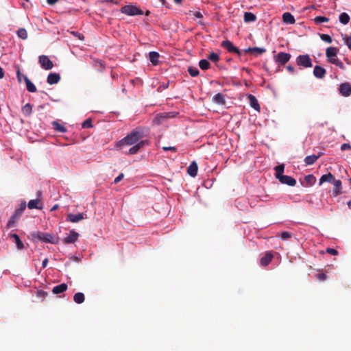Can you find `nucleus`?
<instances>
[{
	"label": "nucleus",
	"instance_id": "1",
	"mask_svg": "<svg viewBox=\"0 0 351 351\" xmlns=\"http://www.w3.org/2000/svg\"><path fill=\"white\" fill-rule=\"evenodd\" d=\"M144 136L143 130L141 128H136L129 133L125 137L117 142V147L121 149L125 145L136 144L144 137Z\"/></svg>",
	"mask_w": 351,
	"mask_h": 351
},
{
	"label": "nucleus",
	"instance_id": "2",
	"mask_svg": "<svg viewBox=\"0 0 351 351\" xmlns=\"http://www.w3.org/2000/svg\"><path fill=\"white\" fill-rule=\"evenodd\" d=\"M338 51L339 49L337 47H329L326 49V56L331 64L343 69L345 68L343 63L340 60L335 58Z\"/></svg>",
	"mask_w": 351,
	"mask_h": 351
},
{
	"label": "nucleus",
	"instance_id": "3",
	"mask_svg": "<svg viewBox=\"0 0 351 351\" xmlns=\"http://www.w3.org/2000/svg\"><path fill=\"white\" fill-rule=\"evenodd\" d=\"M26 202L25 201L22 202L18 208L16 209L14 213L11 217L10 219L8 221L7 226L8 228H12L14 226L15 222L20 218L22 213L26 208Z\"/></svg>",
	"mask_w": 351,
	"mask_h": 351
},
{
	"label": "nucleus",
	"instance_id": "4",
	"mask_svg": "<svg viewBox=\"0 0 351 351\" xmlns=\"http://www.w3.org/2000/svg\"><path fill=\"white\" fill-rule=\"evenodd\" d=\"M121 12L128 16L143 15V12L134 5H127L121 8Z\"/></svg>",
	"mask_w": 351,
	"mask_h": 351
},
{
	"label": "nucleus",
	"instance_id": "5",
	"mask_svg": "<svg viewBox=\"0 0 351 351\" xmlns=\"http://www.w3.org/2000/svg\"><path fill=\"white\" fill-rule=\"evenodd\" d=\"M296 63L298 66L304 68H310L312 66V61L308 54L298 56L296 58Z\"/></svg>",
	"mask_w": 351,
	"mask_h": 351
},
{
	"label": "nucleus",
	"instance_id": "6",
	"mask_svg": "<svg viewBox=\"0 0 351 351\" xmlns=\"http://www.w3.org/2000/svg\"><path fill=\"white\" fill-rule=\"evenodd\" d=\"M33 237L41 241L46 243H54V237L50 233H45L42 232H37L33 234Z\"/></svg>",
	"mask_w": 351,
	"mask_h": 351
},
{
	"label": "nucleus",
	"instance_id": "7",
	"mask_svg": "<svg viewBox=\"0 0 351 351\" xmlns=\"http://www.w3.org/2000/svg\"><path fill=\"white\" fill-rule=\"evenodd\" d=\"M38 62L41 67L45 70H50L53 67V62L47 56H40L38 57Z\"/></svg>",
	"mask_w": 351,
	"mask_h": 351
},
{
	"label": "nucleus",
	"instance_id": "8",
	"mask_svg": "<svg viewBox=\"0 0 351 351\" xmlns=\"http://www.w3.org/2000/svg\"><path fill=\"white\" fill-rule=\"evenodd\" d=\"M291 56L290 53L285 52H279L276 56H274V59L276 62L280 65H284L288 62Z\"/></svg>",
	"mask_w": 351,
	"mask_h": 351
},
{
	"label": "nucleus",
	"instance_id": "9",
	"mask_svg": "<svg viewBox=\"0 0 351 351\" xmlns=\"http://www.w3.org/2000/svg\"><path fill=\"white\" fill-rule=\"evenodd\" d=\"M339 93L343 97H348L351 95V84L348 82H344L339 85Z\"/></svg>",
	"mask_w": 351,
	"mask_h": 351
},
{
	"label": "nucleus",
	"instance_id": "10",
	"mask_svg": "<svg viewBox=\"0 0 351 351\" xmlns=\"http://www.w3.org/2000/svg\"><path fill=\"white\" fill-rule=\"evenodd\" d=\"M221 46L226 49L229 52L235 53L239 56L241 55L240 50L234 46L232 42L228 40H223L221 43Z\"/></svg>",
	"mask_w": 351,
	"mask_h": 351
},
{
	"label": "nucleus",
	"instance_id": "11",
	"mask_svg": "<svg viewBox=\"0 0 351 351\" xmlns=\"http://www.w3.org/2000/svg\"><path fill=\"white\" fill-rule=\"evenodd\" d=\"M79 237V234L75 230H72L69 232V234L64 238L63 242L65 244H71L75 243Z\"/></svg>",
	"mask_w": 351,
	"mask_h": 351
},
{
	"label": "nucleus",
	"instance_id": "12",
	"mask_svg": "<svg viewBox=\"0 0 351 351\" xmlns=\"http://www.w3.org/2000/svg\"><path fill=\"white\" fill-rule=\"evenodd\" d=\"M279 182L283 184H287L291 186H294L296 184V180L289 176L283 175L282 176H280L279 178H278Z\"/></svg>",
	"mask_w": 351,
	"mask_h": 351
},
{
	"label": "nucleus",
	"instance_id": "13",
	"mask_svg": "<svg viewBox=\"0 0 351 351\" xmlns=\"http://www.w3.org/2000/svg\"><path fill=\"white\" fill-rule=\"evenodd\" d=\"M146 145H148V141H147V140L140 141L138 143L135 144L133 147H132L129 149L128 154H135L139 151V149L143 147Z\"/></svg>",
	"mask_w": 351,
	"mask_h": 351
},
{
	"label": "nucleus",
	"instance_id": "14",
	"mask_svg": "<svg viewBox=\"0 0 351 351\" xmlns=\"http://www.w3.org/2000/svg\"><path fill=\"white\" fill-rule=\"evenodd\" d=\"M8 237L10 239L12 240V242L14 243L16 245L18 250L24 249L25 246L19 235L15 233H10L8 234Z\"/></svg>",
	"mask_w": 351,
	"mask_h": 351
},
{
	"label": "nucleus",
	"instance_id": "15",
	"mask_svg": "<svg viewBox=\"0 0 351 351\" xmlns=\"http://www.w3.org/2000/svg\"><path fill=\"white\" fill-rule=\"evenodd\" d=\"M84 219V213L72 214L69 213L66 216V220L72 223H77Z\"/></svg>",
	"mask_w": 351,
	"mask_h": 351
},
{
	"label": "nucleus",
	"instance_id": "16",
	"mask_svg": "<svg viewBox=\"0 0 351 351\" xmlns=\"http://www.w3.org/2000/svg\"><path fill=\"white\" fill-rule=\"evenodd\" d=\"M60 80V75L56 73H49L47 78V82L49 84L52 85L57 84Z\"/></svg>",
	"mask_w": 351,
	"mask_h": 351
},
{
	"label": "nucleus",
	"instance_id": "17",
	"mask_svg": "<svg viewBox=\"0 0 351 351\" xmlns=\"http://www.w3.org/2000/svg\"><path fill=\"white\" fill-rule=\"evenodd\" d=\"M273 254L270 252H267L264 256H263L260 260V263L262 266L265 267L267 266L273 258Z\"/></svg>",
	"mask_w": 351,
	"mask_h": 351
},
{
	"label": "nucleus",
	"instance_id": "18",
	"mask_svg": "<svg viewBox=\"0 0 351 351\" xmlns=\"http://www.w3.org/2000/svg\"><path fill=\"white\" fill-rule=\"evenodd\" d=\"M326 73V69L322 67L321 66L316 65L314 67L313 74L317 78H319V79L323 78L324 77Z\"/></svg>",
	"mask_w": 351,
	"mask_h": 351
},
{
	"label": "nucleus",
	"instance_id": "19",
	"mask_svg": "<svg viewBox=\"0 0 351 351\" xmlns=\"http://www.w3.org/2000/svg\"><path fill=\"white\" fill-rule=\"evenodd\" d=\"M316 182L315 177L312 175L309 174L304 177V181L303 185L306 187H309L313 186Z\"/></svg>",
	"mask_w": 351,
	"mask_h": 351
},
{
	"label": "nucleus",
	"instance_id": "20",
	"mask_svg": "<svg viewBox=\"0 0 351 351\" xmlns=\"http://www.w3.org/2000/svg\"><path fill=\"white\" fill-rule=\"evenodd\" d=\"M250 106L257 111H260V105L258 102L257 99L252 95H248Z\"/></svg>",
	"mask_w": 351,
	"mask_h": 351
},
{
	"label": "nucleus",
	"instance_id": "21",
	"mask_svg": "<svg viewBox=\"0 0 351 351\" xmlns=\"http://www.w3.org/2000/svg\"><path fill=\"white\" fill-rule=\"evenodd\" d=\"M23 80L26 84L27 90L30 93L36 92V86L29 80V79L26 76L23 75Z\"/></svg>",
	"mask_w": 351,
	"mask_h": 351
},
{
	"label": "nucleus",
	"instance_id": "22",
	"mask_svg": "<svg viewBox=\"0 0 351 351\" xmlns=\"http://www.w3.org/2000/svg\"><path fill=\"white\" fill-rule=\"evenodd\" d=\"M198 167L195 162H193L191 163L189 167L187 169V173L192 177H195L197 173Z\"/></svg>",
	"mask_w": 351,
	"mask_h": 351
},
{
	"label": "nucleus",
	"instance_id": "23",
	"mask_svg": "<svg viewBox=\"0 0 351 351\" xmlns=\"http://www.w3.org/2000/svg\"><path fill=\"white\" fill-rule=\"evenodd\" d=\"M282 20L287 24H294L295 22L294 16L290 12H285L282 14Z\"/></svg>",
	"mask_w": 351,
	"mask_h": 351
},
{
	"label": "nucleus",
	"instance_id": "24",
	"mask_svg": "<svg viewBox=\"0 0 351 351\" xmlns=\"http://www.w3.org/2000/svg\"><path fill=\"white\" fill-rule=\"evenodd\" d=\"M68 286L65 283H62L53 288L52 292L53 294H59L66 291Z\"/></svg>",
	"mask_w": 351,
	"mask_h": 351
},
{
	"label": "nucleus",
	"instance_id": "25",
	"mask_svg": "<svg viewBox=\"0 0 351 351\" xmlns=\"http://www.w3.org/2000/svg\"><path fill=\"white\" fill-rule=\"evenodd\" d=\"M41 204L40 200L39 199H31L27 204V206L29 209H41L42 206H40Z\"/></svg>",
	"mask_w": 351,
	"mask_h": 351
},
{
	"label": "nucleus",
	"instance_id": "26",
	"mask_svg": "<svg viewBox=\"0 0 351 351\" xmlns=\"http://www.w3.org/2000/svg\"><path fill=\"white\" fill-rule=\"evenodd\" d=\"M213 101L219 105H224L226 104L224 95L221 93L216 94L213 98Z\"/></svg>",
	"mask_w": 351,
	"mask_h": 351
},
{
	"label": "nucleus",
	"instance_id": "27",
	"mask_svg": "<svg viewBox=\"0 0 351 351\" xmlns=\"http://www.w3.org/2000/svg\"><path fill=\"white\" fill-rule=\"evenodd\" d=\"M159 57H160V55L158 52H156V51H151L149 53V60L150 62L154 64V65H157L158 64V62H159Z\"/></svg>",
	"mask_w": 351,
	"mask_h": 351
},
{
	"label": "nucleus",
	"instance_id": "28",
	"mask_svg": "<svg viewBox=\"0 0 351 351\" xmlns=\"http://www.w3.org/2000/svg\"><path fill=\"white\" fill-rule=\"evenodd\" d=\"M321 154H319L318 156H316L315 154L308 156L304 158V162L306 165H311L317 161V160L319 158Z\"/></svg>",
	"mask_w": 351,
	"mask_h": 351
},
{
	"label": "nucleus",
	"instance_id": "29",
	"mask_svg": "<svg viewBox=\"0 0 351 351\" xmlns=\"http://www.w3.org/2000/svg\"><path fill=\"white\" fill-rule=\"evenodd\" d=\"M332 183L334 184L335 189H334V193L335 195H339L341 193V182L339 180H332Z\"/></svg>",
	"mask_w": 351,
	"mask_h": 351
},
{
	"label": "nucleus",
	"instance_id": "30",
	"mask_svg": "<svg viewBox=\"0 0 351 351\" xmlns=\"http://www.w3.org/2000/svg\"><path fill=\"white\" fill-rule=\"evenodd\" d=\"M266 51L265 48L261 47H249L245 49V53H256L257 54H262Z\"/></svg>",
	"mask_w": 351,
	"mask_h": 351
},
{
	"label": "nucleus",
	"instance_id": "31",
	"mask_svg": "<svg viewBox=\"0 0 351 351\" xmlns=\"http://www.w3.org/2000/svg\"><path fill=\"white\" fill-rule=\"evenodd\" d=\"M256 20V16L252 12H245L244 13V21L245 23L254 22Z\"/></svg>",
	"mask_w": 351,
	"mask_h": 351
},
{
	"label": "nucleus",
	"instance_id": "32",
	"mask_svg": "<svg viewBox=\"0 0 351 351\" xmlns=\"http://www.w3.org/2000/svg\"><path fill=\"white\" fill-rule=\"evenodd\" d=\"M334 180V176L331 173L323 175L319 179V185H322L324 182H330Z\"/></svg>",
	"mask_w": 351,
	"mask_h": 351
},
{
	"label": "nucleus",
	"instance_id": "33",
	"mask_svg": "<svg viewBox=\"0 0 351 351\" xmlns=\"http://www.w3.org/2000/svg\"><path fill=\"white\" fill-rule=\"evenodd\" d=\"M52 125H53V128L57 131V132H66V128L61 125L60 123H59L58 121H54L52 122Z\"/></svg>",
	"mask_w": 351,
	"mask_h": 351
},
{
	"label": "nucleus",
	"instance_id": "34",
	"mask_svg": "<svg viewBox=\"0 0 351 351\" xmlns=\"http://www.w3.org/2000/svg\"><path fill=\"white\" fill-rule=\"evenodd\" d=\"M84 299H85L84 295V293H82L81 292H78V293H75L73 296V300L77 304L83 303L84 302Z\"/></svg>",
	"mask_w": 351,
	"mask_h": 351
},
{
	"label": "nucleus",
	"instance_id": "35",
	"mask_svg": "<svg viewBox=\"0 0 351 351\" xmlns=\"http://www.w3.org/2000/svg\"><path fill=\"white\" fill-rule=\"evenodd\" d=\"M285 169V165L283 164L279 165L274 167V170L276 171V178L278 179L280 176H283V172Z\"/></svg>",
	"mask_w": 351,
	"mask_h": 351
},
{
	"label": "nucleus",
	"instance_id": "36",
	"mask_svg": "<svg viewBox=\"0 0 351 351\" xmlns=\"http://www.w3.org/2000/svg\"><path fill=\"white\" fill-rule=\"evenodd\" d=\"M22 112L23 114L25 116V117H29L31 113H32V105L30 104H25L23 108H22Z\"/></svg>",
	"mask_w": 351,
	"mask_h": 351
},
{
	"label": "nucleus",
	"instance_id": "37",
	"mask_svg": "<svg viewBox=\"0 0 351 351\" xmlns=\"http://www.w3.org/2000/svg\"><path fill=\"white\" fill-rule=\"evenodd\" d=\"M350 20V16L346 12L341 13L339 16V21L343 25H347Z\"/></svg>",
	"mask_w": 351,
	"mask_h": 351
},
{
	"label": "nucleus",
	"instance_id": "38",
	"mask_svg": "<svg viewBox=\"0 0 351 351\" xmlns=\"http://www.w3.org/2000/svg\"><path fill=\"white\" fill-rule=\"evenodd\" d=\"M210 62L206 59H202L199 62V66L202 70L208 69L210 68Z\"/></svg>",
	"mask_w": 351,
	"mask_h": 351
},
{
	"label": "nucleus",
	"instance_id": "39",
	"mask_svg": "<svg viewBox=\"0 0 351 351\" xmlns=\"http://www.w3.org/2000/svg\"><path fill=\"white\" fill-rule=\"evenodd\" d=\"M188 72L192 77H196L199 74L198 69L194 66H189L188 68Z\"/></svg>",
	"mask_w": 351,
	"mask_h": 351
},
{
	"label": "nucleus",
	"instance_id": "40",
	"mask_svg": "<svg viewBox=\"0 0 351 351\" xmlns=\"http://www.w3.org/2000/svg\"><path fill=\"white\" fill-rule=\"evenodd\" d=\"M17 35L19 38L25 40L27 38V32L25 29L21 28L17 32Z\"/></svg>",
	"mask_w": 351,
	"mask_h": 351
},
{
	"label": "nucleus",
	"instance_id": "41",
	"mask_svg": "<svg viewBox=\"0 0 351 351\" xmlns=\"http://www.w3.org/2000/svg\"><path fill=\"white\" fill-rule=\"evenodd\" d=\"M314 21L315 23L319 24L324 22H328L329 19L325 16H318L314 19Z\"/></svg>",
	"mask_w": 351,
	"mask_h": 351
},
{
	"label": "nucleus",
	"instance_id": "42",
	"mask_svg": "<svg viewBox=\"0 0 351 351\" xmlns=\"http://www.w3.org/2000/svg\"><path fill=\"white\" fill-rule=\"evenodd\" d=\"M208 60L213 62H217L219 60V56L217 53L212 52L210 53V55L208 56Z\"/></svg>",
	"mask_w": 351,
	"mask_h": 351
},
{
	"label": "nucleus",
	"instance_id": "43",
	"mask_svg": "<svg viewBox=\"0 0 351 351\" xmlns=\"http://www.w3.org/2000/svg\"><path fill=\"white\" fill-rule=\"evenodd\" d=\"M167 118V115H164V114H158L154 119V122L157 123V124H159L160 123H162V120Z\"/></svg>",
	"mask_w": 351,
	"mask_h": 351
},
{
	"label": "nucleus",
	"instance_id": "44",
	"mask_svg": "<svg viewBox=\"0 0 351 351\" xmlns=\"http://www.w3.org/2000/svg\"><path fill=\"white\" fill-rule=\"evenodd\" d=\"M83 128H90L93 127L92 120L90 119H86L82 125Z\"/></svg>",
	"mask_w": 351,
	"mask_h": 351
},
{
	"label": "nucleus",
	"instance_id": "45",
	"mask_svg": "<svg viewBox=\"0 0 351 351\" xmlns=\"http://www.w3.org/2000/svg\"><path fill=\"white\" fill-rule=\"evenodd\" d=\"M320 38L324 42H326L328 43H332V38L328 34H321Z\"/></svg>",
	"mask_w": 351,
	"mask_h": 351
},
{
	"label": "nucleus",
	"instance_id": "46",
	"mask_svg": "<svg viewBox=\"0 0 351 351\" xmlns=\"http://www.w3.org/2000/svg\"><path fill=\"white\" fill-rule=\"evenodd\" d=\"M291 233L289 232H281L280 237L282 240H287L291 237Z\"/></svg>",
	"mask_w": 351,
	"mask_h": 351
},
{
	"label": "nucleus",
	"instance_id": "47",
	"mask_svg": "<svg viewBox=\"0 0 351 351\" xmlns=\"http://www.w3.org/2000/svg\"><path fill=\"white\" fill-rule=\"evenodd\" d=\"M346 45L348 46L350 50H351V36H346L343 38Z\"/></svg>",
	"mask_w": 351,
	"mask_h": 351
},
{
	"label": "nucleus",
	"instance_id": "48",
	"mask_svg": "<svg viewBox=\"0 0 351 351\" xmlns=\"http://www.w3.org/2000/svg\"><path fill=\"white\" fill-rule=\"evenodd\" d=\"M316 278L319 281H324V280H325L326 279L327 276L324 273H319V274H316Z\"/></svg>",
	"mask_w": 351,
	"mask_h": 351
},
{
	"label": "nucleus",
	"instance_id": "49",
	"mask_svg": "<svg viewBox=\"0 0 351 351\" xmlns=\"http://www.w3.org/2000/svg\"><path fill=\"white\" fill-rule=\"evenodd\" d=\"M326 251L327 253H328L331 255H334V256L338 255V254H339L337 250H336L335 249H333V248L328 247V248H326Z\"/></svg>",
	"mask_w": 351,
	"mask_h": 351
},
{
	"label": "nucleus",
	"instance_id": "50",
	"mask_svg": "<svg viewBox=\"0 0 351 351\" xmlns=\"http://www.w3.org/2000/svg\"><path fill=\"white\" fill-rule=\"evenodd\" d=\"M347 149H351V145L349 143H343L341 146V150L345 151Z\"/></svg>",
	"mask_w": 351,
	"mask_h": 351
},
{
	"label": "nucleus",
	"instance_id": "51",
	"mask_svg": "<svg viewBox=\"0 0 351 351\" xmlns=\"http://www.w3.org/2000/svg\"><path fill=\"white\" fill-rule=\"evenodd\" d=\"M124 177V174L123 173H120L117 178H115V179L114 180V184H118Z\"/></svg>",
	"mask_w": 351,
	"mask_h": 351
},
{
	"label": "nucleus",
	"instance_id": "52",
	"mask_svg": "<svg viewBox=\"0 0 351 351\" xmlns=\"http://www.w3.org/2000/svg\"><path fill=\"white\" fill-rule=\"evenodd\" d=\"M162 149L165 151H171V152H176L177 151V148L176 147H173V146L163 147Z\"/></svg>",
	"mask_w": 351,
	"mask_h": 351
},
{
	"label": "nucleus",
	"instance_id": "53",
	"mask_svg": "<svg viewBox=\"0 0 351 351\" xmlns=\"http://www.w3.org/2000/svg\"><path fill=\"white\" fill-rule=\"evenodd\" d=\"M16 75H17V78H18L19 82H21V77L23 78V75H22L21 73L19 68H18V69H17Z\"/></svg>",
	"mask_w": 351,
	"mask_h": 351
},
{
	"label": "nucleus",
	"instance_id": "54",
	"mask_svg": "<svg viewBox=\"0 0 351 351\" xmlns=\"http://www.w3.org/2000/svg\"><path fill=\"white\" fill-rule=\"evenodd\" d=\"M169 82H167V84H162L160 85V86L158 87V89H166L169 87Z\"/></svg>",
	"mask_w": 351,
	"mask_h": 351
},
{
	"label": "nucleus",
	"instance_id": "55",
	"mask_svg": "<svg viewBox=\"0 0 351 351\" xmlns=\"http://www.w3.org/2000/svg\"><path fill=\"white\" fill-rule=\"evenodd\" d=\"M193 16H195L197 19H202L203 15L200 12H195L193 13Z\"/></svg>",
	"mask_w": 351,
	"mask_h": 351
},
{
	"label": "nucleus",
	"instance_id": "56",
	"mask_svg": "<svg viewBox=\"0 0 351 351\" xmlns=\"http://www.w3.org/2000/svg\"><path fill=\"white\" fill-rule=\"evenodd\" d=\"M287 69L290 72V73H293L295 72V69L293 66L291 65H288L287 66Z\"/></svg>",
	"mask_w": 351,
	"mask_h": 351
},
{
	"label": "nucleus",
	"instance_id": "57",
	"mask_svg": "<svg viewBox=\"0 0 351 351\" xmlns=\"http://www.w3.org/2000/svg\"><path fill=\"white\" fill-rule=\"evenodd\" d=\"M37 294L39 296L45 297L47 295V293L43 291H38Z\"/></svg>",
	"mask_w": 351,
	"mask_h": 351
},
{
	"label": "nucleus",
	"instance_id": "58",
	"mask_svg": "<svg viewBox=\"0 0 351 351\" xmlns=\"http://www.w3.org/2000/svg\"><path fill=\"white\" fill-rule=\"evenodd\" d=\"M47 263H48V258H45L43 261V263H42V266L43 267H46L47 265Z\"/></svg>",
	"mask_w": 351,
	"mask_h": 351
},
{
	"label": "nucleus",
	"instance_id": "59",
	"mask_svg": "<svg viewBox=\"0 0 351 351\" xmlns=\"http://www.w3.org/2000/svg\"><path fill=\"white\" fill-rule=\"evenodd\" d=\"M58 0H47V2L49 5H54L56 3L58 2Z\"/></svg>",
	"mask_w": 351,
	"mask_h": 351
},
{
	"label": "nucleus",
	"instance_id": "60",
	"mask_svg": "<svg viewBox=\"0 0 351 351\" xmlns=\"http://www.w3.org/2000/svg\"><path fill=\"white\" fill-rule=\"evenodd\" d=\"M173 1H174L176 4H180V3L182 2V0H173Z\"/></svg>",
	"mask_w": 351,
	"mask_h": 351
},
{
	"label": "nucleus",
	"instance_id": "61",
	"mask_svg": "<svg viewBox=\"0 0 351 351\" xmlns=\"http://www.w3.org/2000/svg\"><path fill=\"white\" fill-rule=\"evenodd\" d=\"M106 2L114 3V0H104Z\"/></svg>",
	"mask_w": 351,
	"mask_h": 351
},
{
	"label": "nucleus",
	"instance_id": "62",
	"mask_svg": "<svg viewBox=\"0 0 351 351\" xmlns=\"http://www.w3.org/2000/svg\"><path fill=\"white\" fill-rule=\"evenodd\" d=\"M198 23H199V25H204V22H203L202 21H199L198 22Z\"/></svg>",
	"mask_w": 351,
	"mask_h": 351
},
{
	"label": "nucleus",
	"instance_id": "63",
	"mask_svg": "<svg viewBox=\"0 0 351 351\" xmlns=\"http://www.w3.org/2000/svg\"><path fill=\"white\" fill-rule=\"evenodd\" d=\"M161 1V3H162V5H165V3H166V0H160Z\"/></svg>",
	"mask_w": 351,
	"mask_h": 351
},
{
	"label": "nucleus",
	"instance_id": "64",
	"mask_svg": "<svg viewBox=\"0 0 351 351\" xmlns=\"http://www.w3.org/2000/svg\"><path fill=\"white\" fill-rule=\"evenodd\" d=\"M348 205L349 207L351 206V200L348 202Z\"/></svg>",
	"mask_w": 351,
	"mask_h": 351
}]
</instances>
